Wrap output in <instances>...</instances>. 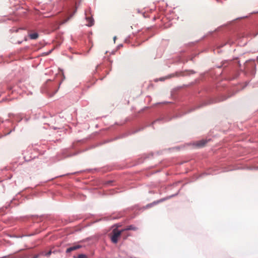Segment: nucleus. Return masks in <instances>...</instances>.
<instances>
[{
  "label": "nucleus",
  "instance_id": "f257e3e1",
  "mask_svg": "<svg viewBox=\"0 0 258 258\" xmlns=\"http://www.w3.org/2000/svg\"><path fill=\"white\" fill-rule=\"evenodd\" d=\"M124 231V230H118L117 229H114L112 231V235L111 237V241L114 243H116L118 241V238L120 237L121 234Z\"/></svg>",
  "mask_w": 258,
  "mask_h": 258
},
{
  "label": "nucleus",
  "instance_id": "f03ea898",
  "mask_svg": "<svg viewBox=\"0 0 258 258\" xmlns=\"http://www.w3.org/2000/svg\"><path fill=\"white\" fill-rule=\"evenodd\" d=\"M76 12H77V8H76V9L73 14H72L70 16H69L67 19H64V20H63L59 23L58 26L57 27V28H56V29H58L60 25H63V24H65L66 23H67L73 17V16L76 13Z\"/></svg>",
  "mask_w": 258,
  "mask_h": 258
},
{
  "label": "nucleus",
  "instance_id": "7ed1b4c3",
  "mask_svg": "<svg viewBox=\"0 0 258 258\" xmlns=\"http://www.w3.org/2000/svg\"><path fill=\"white\" fill-rule=\"evenodd\" d=\"M81 246L79 245H75V246H72V247H70L68 248L66 250V252L67 253H70L71 252V251H74V250H77L79 248H80Z\"/></svg>",
  "mask_w": 258,
  "mask_h": 258
},
{
  "label": "nucleus",
  "instance_id": "20e7f679",
  "mask_svg": "<svg viewBox=\"0 0 258 258\" xmlns=\"http://www.w3.org/2000/svg\"><path fill=\"white\" fill-rule=\"evenodd\" d=\"M86 20L88 22V23L87 24V26H92L94 24V20L91 18H87Z\"/></svg>",
  "mask_w": 258,
  "mask_h": 258
},
{
  "label": "nucleus",
  "instance_id": "39448f33",
  "mask_svg": "<svg viewBox=\"0 0 258 258\" xmlns=\"http://www.w3.org/2000/svg\"><path fill=\"white\" fill-rule=\"evenodd\" d=\"M29 37L31 39H36L38 37V34L37 33L30 34Z\"/></svg>",
  "mask_w": 258,
  "mask_h": 258
},
{
  "label": "nucleus",
  "instance_id": "423d86ee",
  "mask_svg": "<svg viewBox=\"0 0 258 258\" xmlns=\"http://www.w3.org/2000/svg\"><path fill=\"white\" fill-rule=\"evenodd\" d=\"M206 143H207L206 141L202 140V141H199L197 143V146L198 147H203V146H204L206 144Z\"/></svg>",
  "mask_w": 258,
  "mask_h": 258
},
{
  "label": "nucleus",
  "instance_id": "0eeeda50",
  "mask_svg": "<svg viewBox=\"0 0 258 258\" xmlns=\"http://www.w3.org/2000/svg\"><path fill=\"white\" fill-rule=\"evenodd\" d=\"M136 229H137L136 227H134L133 225H130V226H128L125 229H124L123 230H124V231H125V230H136Z\"/></svg>",
  "mask_w": 258,
  "mask_h": 258
},
{
  "label": "nucleus",
  "instance_id": "6e6552de",
  "mask_svg": "<svg viewBox=\"0 0 258 258\" xmlns=\"http://www.w3.org/2000/svg\"><path fill=\"white\" fill-rule=\"evenodd\" d=\"M78 258H87V256L85 254H79Z\"/></svg>",
  "mask_w": 258,
  "mask_h": 258
},
{
  "label": "nucleus",
  "instance_id": "1a4fd4ad",
  "mask_svg": "<svg viewBox=\"0 0 258 258\" xmlns=\"http://www.w3.org/2000/svg\"><path fill=\"white\" fill-rule=\"evenodd\" d=\"M51 250H50V251H49L48 252H47V253H46L45 254V255L46 256L49 257V256H50V255L51 254Z\"/></svg>",
  "mask_w": 258,
  "mask_h": 258
},
{
  "label": "nucleus",
  "instance_id": "9d476101",
  "mask_svg": "<svg viewBox=\"0 0 258 258\" xmlns=\"http://www.w3.org/2000/svg\"><path fill=\"white\" fill-rule=\"evenodd\" d=\"M38 255H35L33 256V258H38Z\"/></svg>",
  "mask_w": 258,
  "mask_h": 258
}]
</instances>
